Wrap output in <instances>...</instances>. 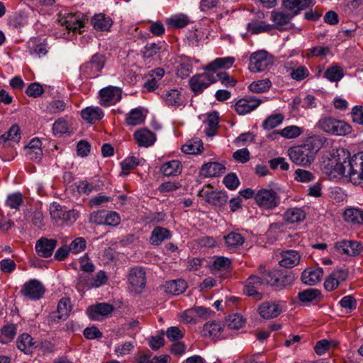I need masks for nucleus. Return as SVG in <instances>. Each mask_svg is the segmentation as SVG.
<instances>
[{"instance_id": "4d7b16f0", "label": "nucleus", "mask_w": 363, "mask_h": 363, "mask_svg": "<svg viewBox=\"0 0 363 363\" xmlns=\"http://www.w3.org/2000/svg\"><path fill=\"white\" fill-rule=\"evenodd\" d=\"M72 306L70 299L62 298L60 300L57 305V318L59 319H65L71 311Z\"/></svg>"}, {"instance_id": "13d9d810", "label": "nucleus", "mask_w": 363, "mask_h": 363, "mask_svg": "<svg viewBox=\"0 0 363 363\" xmlns=\"http://www.w3.org/2000/svg\"><path fill=\"white\" fill-rule=\"evenodd\" d=\"M225 242L228 247H235L242 245L245 238L240 233L231 232L225 236Z\"/></svg>"}, {"instance_id": "37998d69", "label": "nucleus", "mask_w": 363, "mask_h": 363, "mask_svg": "<svg viewBox=\"0 0 363 363\" xmlns=\"http://www.w3.org/2000/svg\"><path fill=\"white\" fill-rule=\"evenodd\" d=\"M112 20L104 14H96L91 18V24L96 30H108L112 25Z\"/></svg>"}, {"instance_id": "58836bf2", "label": "nucleus", "mask_w": 363, "mask_h": 363, "mask_svg": "<svg viewBox=\"0 0 363 363\" xmlns=\"http://www.w3.org/2000/svg\"><path fill=\"white\" fill-rule=\"evenodd\" d=\"M190 23L189 17L184 13H177L167 19V24L172 28H183Z\"/></svg>"}, {"instance_id": "ea45409f", "label": "nucleus", "mask_w": 363, "mask_h": 363, "mask_svg": "<svg viewBox=\"0 0 363 363\" xmlns=\"http://www.w3.org/2000/svg\"><path fill=\"white\" fill-rule=\"evenodd\" d=\"M17 347L20 350L29 354L33 348L37 347V342H34L30 335L24 333L18 338Z\"/></svg>"}, {"instance_id": "2eb2a0df", "label": "nucleus", "mask_w": 363, "mask_h": 363, "mask_svg": "<svg viewBox=\"0 0 363 363\" xmlns=\"http://www.w3.org/2000/svg\"><path fill=\"white\" fill-rule=\"evenodd\" d=\"M108 277L104 271L98 272L92 278L80 276L77 281V288L80 289H89L91 288H98L106 283Z\"/></svg>"}, {"instance_id": "864d4df0", "label": "nucleus", "mask_w": 363, "mask_h": 363, "mask_svg": "<svg viewBox=\"0 0 363 363\" xmlns=\"http://www.w3.org/2000/svg\"><path fill=\"white\" fill-rule=\"evenodd\" d=\"M23 202V195L20 192H16L7 196L5 206L11 209L18 210Z\"/></svg>"}, {"instance_id": "4468645a", "label": "nucleus", "mask_w": 363, "mask_h": 363, "mask_svg": "<svg viewBox=\"0 0 363 363\" xmlns=\"http://www.w3.org/2000/svg\"><path fill=\"white\" fill-rule=\"evenodd\" d=\"M198 196L202 197L205 201L213 206H223L228 200V196L225 192L214 191L211 185L199 191Z\"/></svg>"}, {"instance_id": "cd10ccee", "label": "nucleus", "mask_w": 363, "mask_h": 363, "mask_svg": "<svg viewBox=\"0 0 363 363\" xmlns=\"http://www.w3.org/2000/svg\"><path fill=\"white\" fill-rule=\"evenodd\" d=\"M343 219L352 225L363 224V209L358 207H347L343 212Z\"/></svg>"}, {"instance_id": "72a5a7b5", "label": "nucleus", "mask_w": 363, "mask_h": 363, "mask_svg": "<svg viewBox=\"0 0 363 363\" xmlns=\"http://www.w3.org/2000/svg\"><path fill=\"white\" fill-rule=\"evenodd\" d=\"M306 213L302 208L291 207L284 213V218L289 223H296L303 221L306 218Z\"/></svg>"}, {"instance_id": "b1692460", "label": "nucleus", "mask_w": 363, "mask_h": 363, "mask_svg": "<svg viewBox=\"0 0 363 363\" xmlns=\"http://www.w3.org/2000/svg\"><path fill=\"white\" fill-rule=\"evenodd\" d=\"M261 101L255 97L239 99L235 104V110L239 115H245L257 108Z\"/></svg>"}, {"instance_id": "8fccbe9b", "label": "nucleus", "mask_w": 363, "mask_h": 363, "mask_svg": "<svg viewBox=\"0 0 363 363\" xmlns=\"http://www.w3.org/2000/svg\"><path fill=\"white\" fill-rule=\"evenodd\" d=\"M273 28V26L264 21H252L247 26V30L252 34H257L263 32H269Z\"/></svg>"}, {"instance_id": "f3484780", "label": "nucleus", "mask_w": 363, "mask_h": 363, "mask_svg": "<svg viewBox=\"0 0 363 363\" xmlns=\"http://www.w3.org/2000/svg\"><path fill=\"white\" fill-rule=\"evenodd\" d=\"M161 98L165 106L177 108L184 106V99L182 92L175 88L165 89L161 94Z\"/></svg>"}, {"instance_id": "6e6552de", "label": "nucleus", "mask_w": 363, "mask_h": 363, "mask_svg": "<svg viewBox=\"0 0 363 363\" xmlns=\"http://www.w3.org/2000/svg\"><path fill=\"white\" fill-rule=\"evenodd\" d=\"M216 82L214 73L205 72L194 75L189 80V86L191 91L197 95Z\"/></svg>"}, {"instance_id": "774afa93", "label": "nucleus", "mask_w": 363, "mask_h": 363, "mask_svg": "<svg viewBox=\"0 0 363 363\" xmlns=\"http://www.w3.org/2000/svg\"><path fill=\"white\" fill-rule=\"evenodd\" d=\"M340 306L345 308L347 313H351L357 308V301L351 295L345 296L340 301Z\"/></svg>"}, {"instance_id": "0eeeda50", "label": "nucleus", "mask_w": 363, "mask_h": 363, "mask_svg": "<svg viewBox=\"0 0 363 363\" xmlns=\"http://www.w3.org/2000/svg\"><path fill=\"white\" fill-rule=\"evenodd\" d=\"M50 215L52 218L62 220V223L70 225L79 218V213L75 209L69 211L63 210L57 203H53L50 207Z\"/></svg>"}, {"instance_id": "6e6d98bb", "label": "nucleus", "mask_w": 363, "mask_h": 363, "mask_svg": "<svg viewBox=\"0 0 363 363\" xmlns=\"http://www.w3.org/2000/svg\"><path fill=\"white\" fill-rule=\"evenodd\" d=\"M272 83L269 79H264L252 82L248 88L254 93H262L269 89Z\"/></svg>"}, {"instance_id": "4c0bfd02", "label": "nucleus", "mask_w": 363, "mask_h": 363, "mask_svg": "<svg viewBox=\"0 0 363 363\" xmlns=\"http://www.w3.org/2000/svg\"><path fill=\"white\" fill-rule=\"evenodd\" d=\"M299 301L303 303L318 302L321 300V293L316 289H307L298 294Z\"/></svg>"}, {"instance_id": "c03bdc74", "label": "nucleus", "mask_w": 363, "mask_h": 363, "mask_svg": "<svg viewBox=\"0 0 363 363\" xmlns=\"http://www.w3.org/2000/svg\"><path fill=\"white\" fill-rule=\"evenodd\" d=\"M178 66L177 67V74L179 77L184 79L189 76L192 72V64L191 60L185 57L181 56L178 60Z\"/></svg>"}, {"instance_id": "1a4fd4ad", "label": "nucleus", "mask_w": 363, "mask_h": 363, "mask_svg": "<svg viewBox=\"0 0 363 363\" xmlns=\"http://www.w3.org/2000/svg\"><path fill=\"white\" fill-rule=\"evenodd\" d=\"M62 26L74 33H82L84 26V15L80 12L65 14L59 19Z\"/></svg>"}, {"instance_id": "412c9836", "label": "nucleus", "mask_w": 363, "mask_h": 363, "mask_svg": "<svg viewBox=\"0 0 363 363\" xmlns=\"http://www.w3.org/2000/svg\"><path fill=\"white\" fill-rule=\"evenodd\" d=\"M26 157L28 160L38 162L43 157L42 142L35 138L30 140L24 149Z\"/></svg>"}, {"instance_id": "bb28decb", "label": "nucleus", "mask_w": 363, "mask_h": 363, "mask_svg": "<svg viewBox=\"0 0 363 363\" xmlns=\"http://www.w3.org/2000/svg\"><path fill=\"white\" fill-rule=\"evenodd\" d=\"M134 138L139 146L145 147L152 145L156 140L155 134L147 128L135 131Z\"/></svg>"}, {"instance_id": "a18cd8bd", "label": "nucleus", "mask_w": 363, "mask_h": 363, "mask_svg": "<svg viewBox=\"0 0 363 363\" xmlns=\"http://www.w3.org/2000/svg\"><path fill=\"white\" fill-rule=\"evenodd\" d=\"M203 143L199 138L187 141L182 147V150L186 154L196 155L203 151Z\"/></svg>"}, {"instance_id": "f704fd0d", "label": "nucleus", "mask_w": 363, "mask_h": 363, "mask_svg": "<svg viewBox=\"0 0 363 363\" xmlns=\"http://www.w3.org/2000/svg\"><path fill=\"white\" fill-rule=\"evenodd\" d=\"M182 170V165L178 160L168 161L162 164L161 172L167 177L179 175Z\"/></svg>"}, {"instance_id": "5701e85b", "label": "nucleus", "mask_w": 363, "mask_h": 363, "mask_svg": "<svg viewBox=\"0 0 363 363\" xmlns=\"http://www.w3.org/2000/svg\"><path fill=\"white\" fill-rule=\"evenodd\" d=\"M113 311L112 305L106 303H100L87 308L86 313L89 317L94 320H99L101 317L109 315Z\"/></svg>"}, {"instance_id": "ddd939ff", "label": "nucleus", "mask_w": 363, "mask_h": 363, "mask_svg": "<svg viewBox=\"0 0 363 363\" xmlns=\"http://www.w3.org/2000/svg\"><path fill=\"white\" fill-rule=\"evenodd\" d=\"M106 63V57L104 55L96 53L94 54L90 61L84 64L82 67L83 72L90 78L97 77Z\"/></svg>"}, {"instance_id": "473e14b6", "label": "nucleus", "mask_w": 363, "mask_h": 363, "mask_svg": "<svg viewBox=\"0 0 363 363\" xmlns=\"http://www.w3.org/2000/svg\"><path fill=\"white\" fill-rule=\"evenodd\" d=\"M222 330L223 328L219 322H208L203 325L201 334L204 337L218 339L221 337Z\"/></svg>"}, {"instance_id": "7c9ffc66", "label": "nucleus", "mask_w": 363, "mask_h": 363, "mask_svg": "<svg viewBox=\"0 0 363 363\" xmlns=\"http://www.w3.org/2000/svg\"><path fill=\"white\" fill-rule=\"evenodd\" d=\"M104 116V111L99 106H88L81 111V117L89 123H95Z\"/></svg>"}, {"instance_id": "423d86ee", "label": "nucleus", "mask_w": 363, "mask_h": 363, "mask_svg": "<svg viewBox=\"0 0 363 363\" xmlns=\"http://www.w3.org/2000/svg\"><path fill=\"white\" fill-rule=\"evenodd\" d=\"M272 64L273 57L265 50H259L250 55L248 68L251 72H260Z\"/></svg>"}, {"instance_id": "20e7f679", "label": "nucleus", "mask_w": 363, "mask_h": 363, "mask_svg": "<svg viewBox=\"0 0 363 363\" xmlns=\"http://www.w3.org/2000/svg\"><path fill=\"white\" fill-rule=\"evenodd\" d=\"M279 278L269 280L267 278H261L255 275H252L246 281L243 289L245 295L252 297L255 300L259 301L262 298V295L258 291L260 290L264 284L278 285Z\"/></svg>"}, {"instance_id": "39448f33", "label": "nucleus", "mask_w": 363, "mask_h": 363, "mask_svg": "<svg viewBox=\"0 0 363 363\" xmlns=\"http://www.w3.org/2000/svg\"><path fill=\"white\" fill-rule=\"evenodd\" d=\"M255 203L262 209L272 210L280 203V197L272 189H260L256 191Z\"/></svg>"}, {"instance_id": "e2e57ef3", "label": "nucleus", "mask_w": 363, "mask_h": 363, "mask_svg": "<svg viewBox=\"0 0 363 363\" xmlns=\"http://www.w3.org/2000/svg\"><path fill=\"white\" fill-rule=\"evenodd\" d=\"M226 322L228 328L232 330H238L241 328L245 323L242 316L237 313L230 315Z\"/></svg>"}, {"instance_id": "a211bd4d", "label": "nucleus", "mask_w": 363, "mask_h": 363, "mask_svg": "<svg viewBox=\"0 0 363 363\" xmlns=\"http://www.w3.org/2000/svg\"><path fill=\"white\" fill-rule=\"evenodd\" d=\"M335 248L340 254L357 256L362 252L363 246L360 242L354 240H343L337 242L335 244Z\"/></svg>"}, {"instance_id": "c9c22d12", "label": "nucleus", "mask_w": 363, "mask_h": 363, "mask_svg": "<svg viewBox=\"0 0 363 363\" xmlns=\"http://www.w3.org/2000/svg\"><path fill=\"white\" fill-rule=\"evenodd\" d=\"M171 238V233L167 228L157 226L152 231L150 242L153 245H160L164 240Z\"/></svg>"}, {"instance_id": "2f4dec72", "label": "nucleus", "mask_w": 363, "mask_h": 363, "mask_svg": "<svg viewBox=\"0 0 363 363\" xmlns=\"http://www.w3.org/2000/svg\"><path fill=\"white\" fill-rule=\"evenodd\" d=\"M225 167L218 162H208L203 164L201 169V174L206 177H216L224 174Z\"/></svg>"}, {"instance_id": "de8ad7c7", "label": "nucleus", "mask_w": 363, "mask_h": 363, "mask_svg": "<svg viewBox=\"0 0 363 363\" xmlns=\"http://www.w3.org/2000/svg\"><path fill=\"white\" fill-rule=\"evenodd\" d=\"M284 119L281 113L271 114L262 122V127L264 130H272L281 125Z\"/></svg>"}, {"instance_id": "052dcab7", "label": "nucleus", "mask_w": 363, "mask_h": 363, "mask_svg": "<svg viewBox=\"0 0 363 363\" xmlns=\"http://www.w3.org/2000/svg\"><path fill=\"white\" fill-rule=\"evenodd\" d=\"M140 164L139 158L131 156L125 158L121 163V169H122V174L128 175L130 170L133 169Z\"/></svg>"}, {"instance_id": "f03ea898", "label": "nucleus", "mask_w": 363, "mask_h": 363, "mask_svg": "<svg viewBox=\"0 0 363 363\" xmlns=\"http://www.w3.org/2000/svg\"><path fill=\"white\" fill-rule=\"evenodd\" d=\"M321 147V141L317 138H311L301 145L290 147L288 155L297 165L309 166L313 162L317 152Z\"/></svg>"}, {"instance_id": "5fc2aeb1", "label": "nucleus", "mask_w": 363, "mask_h": 363, "mask_svg": "<svg viewBox=\"0 0 363 363\" xmlns=\"http://www.w3.org/2000/svg\"><path fill=\"white\" fill-rule=\"evenodd\" d=\"M303 131L302 128L291 125L279 130V135L286 139H294L301 135Z\"/></svg>"}, {"instance_id": "dca6fc26", "label": "nucleus", "mask_w": 363, "mask_h": 363, "mask_svg": "<svg viewBox=\"0 0 363 363\" xmlns=\"http://www.w3.org/2000/svg\"><path fill=\"white\" fill-rule=\"evenodd\" d=\"M128 280L131 290L140 293L146 284L145 272L141 267H133L129 272Z\"/></svg>"}, {"instance_id": "393cba45", "label": "nucleus", "mask_w": 363, "mask_h": 363, "mask_svg": "<svg viewBox=\"0 0 363 363\" xmlns=\"http://www.w3.org/2000/svg\"><path fill=\"white\" fill-rule=\"evenodd\" d=\"M22 291L31 299H39L44 294L45 289L39 281L33 279L24 284Z\"/></svg>"}, {"instance_id": "9b49d317", "label": "nucleus", "mask_w": 363, "mask_h": 363, "mask_svg": "<svg viewBox=\"0 0 363 363\" xmlns=\"http://www.w3.org/2000/svg\"><path fill=\"white\" fill-rule=\"evenodd\" d=\"M348 166L350 182L354 184H359L363 181V152L350 157Z\"/></svg>"}, {"instance_id": "4be33fe9", "label": "nucleus", "mask_w": 363, "mask_h": 363, "mask_svg": "<svg viewBox=\"0 0 363 363\" xmlns=\"http://www.w3.org/2000/svg\"><path fill=\"white\" fill-rule=\"evenodd\" d=\"M315 0H283L282 6L294 15H298L301 11L312 7Z\"/></svg>"}, {"instance_id": "9d476101", "label": "nucleus", "mask_w": 363, "mask_h": 363, "mask_svg": "<svg viewBox=\"0 0 363 363\" xmlns=\"http://www.w3.org/2000/svg\"><path fill=\"white\" fill-rule=\"evenodd\" d=\"M99 104L103 106H111L119 102L122 98V89L117 86H108L99 92Z\"/></svg>"}, {"instance_id": "a19ab883", "label": "nucleus", "mask_w": 363, "mask_h": 363, "mask_svg": "<svg viewBox=\"0 0 363 363\" xmlns=\"http://www.w3.org/2000/svg\"><path fill=\"white\" fill-rule=\"evenodd\" d=\"M325 77L330 82H338L344 76L342 67L336 63H333L324 72Z\"/></svg>"}, {"instance_id": "aec40b11", "label": "nucleus", "mask_w": 363, "mask_h": 363, "mask_svg": "<svg viewBox=\"0 0 363 363\" xmlns=\"http://www.w3.org/2000/svg\"><path fill=\"white\" fill-rule=\"evenodd\" d=\"M57 244V241L55 239L42 237L36 241L35 250L39 257L48 258L52 256Z\"/></svg>"}, {"instance_id": "7ed1b4c3", "label": "nucleus", "mask_w": 363, "mask_h": 363, "mask_svg": "<svg viewBox=\"0 0 363 363\" xmlns=\"http://www.w3.org/2000/svg\"><path fill=\"white\" fill-rule=\"evenodd\" d=\"M316 127L326 133L337 136L345 135L352 131V127L345 121L327 116L319 119Z\"/></svg>"}, {"instance_id": "f257e3e1", "label": "nucleus", "mask_w": 363, "mask_h": 363, "mask_svg": "<svg viewBox=\"0 0 363 363\" xmlns=\"http://www.w3.org/2000/svg\"><path fill=\"white\" fill-rule=\"evenodd\" d=\"M349 152L343 148L333 150L330 157L323 161V171L332 179H338L343 177L349 178L350 162Z\"/></svg>"}, {"instance_id": "0e129e2a", "label": "nucleus", "mask_w": 363, "mask_h": 363, "mask_svg": "<svg viewBox=\"0 0 363 363\" xmlns=\"http://www.w3.org/2000/svg\"><path fill=\"white\" fill-rule=\"evenodd\" d=\"M70 252L73 254H78L84 251L86 247V241L82 237L75 238L68 245Z\"/></svg>"}, {"instance_id": "603ef678", "label": "nucleus", "mask_w": 363, "mask_h": 363, "mask_svg": "<svg viewBox=\"0 0 363 363\" xmlns=\"http://www.w3.org/2000/svg\"><path fill=\"white\" fill-rule=\"evenodd\" d=\"M52 131L55 135L69 134L70 125L64 118H60L53 123Z\"/></svg>"}, {"instance_id": "e433bc0d", "label": "nucleus", "mask_w": 363, "mask_h": 363, "mask_svg": "<svg viewBox=\"0 0 363 363\" xmlns=\"http://www.w3.org/2000/svg\"><path fill=\"white\" fill-rule=\"evenodd\" d=\"M186 287V281L182 279L172 280L166 282L164 285V291L174 296L182 294Z\"/></svg>"}, {"instance_id": "c756f323", "label": "nucleus", "mask_w": 363, "mask_h": 363, "mask_svg": "<svg viewBox=\"0 0 363 363\" xmlns=\"http://www.w3.org/2000/svg\"><path fill=\"white\" fill-rule=\"evenodd\" d=\"M301 259L298 252L293 250L284 251L281 253L280 266L286 268H292L296 266Z\"/></svg>"}, {"instance_id": "bf43d9fd", "label": "nucleus", "mask_w": 363, "mask_h": 363, "mask_svg": "<svg viewBox=\"0 0 363 363\" xmlns=\"http://www.w3.org/2000/svg\"><path fill=\"white\" fill-rule=\"evenodd\" d=\"M219 122V116L216 112L211 113L208 115L206 123L208 128L206 133L208 135L211 136L215 134L216 129Z\"/></svg>"}, {"instance_id": "69168bd1", "label": "nucleus", "mask_w": 363, "mask_h": 363, "mask_svg": "<svg viewBox=\"0 0 363 363\" xmlns=\"http://www.w3.org/2000/svg\"><path fill=\"white\" fill-rule=\"evenodd\" d=\"M135 345L132 342H125L117 345L115 347L114 352L118 357L124 356L130 354L134 349Z\"/></svg>"}, {"instance_id": "3c124183", "label": "nucleus", "mask_w": 363, "mask_h": 363, "mask_svg": "<svg viewBox=\"0 0 363 363\" xmlns=\"http://www.w3.org/2000/svg\"><path fill=\"white\" fill-rule=\"evenodd\" d=\"M145 116L140 108L132 109L126 116L125 121L129 125L135 126L145 121Z\"/></svg>"}, {"instance_id": "79ce46f5", "label": "nucleus", "mask_w": 363, "mask_h": 363, "mask_svg": "<svg viewBox=\"0 0 363 363\" xmlns=\"http://www.w3.org/2000/svg\"><path fill=\"white\" fill-rule=\"evenodd\" d=\"M235 62L233 57H219L209 63L206 67V70L211 71V73L220 68L228 69L231 67Z\"/></svg>"}, {"instance_id": "f8f14e48", "label": "nucleus", "mask_w": 363, "mask_h": 363, "mask_svg": "<svg viewBox=\"0 0 363 363\" xmlns=\"http://www.w3.org/2000/svg\"><path fill=\"white\" fill-rule=\"evenodd\" d=\"M284 303L281 301H264L257 309L260 316L264 319L277 318L284 311Z\"/></svg>"}, {"instance_id": "6ab92c4d", "label": "nucleus", "mask_w": 363, "mask_h": 363, "mask_svg": "<svg viewBox=\"0 0 363 363\" xmlns=\"http://www.w3.org/2000/svg\"><path fill=\"white\" fill-rule=\"evenodd\" d=\"M294 16L289 11L274 10L271 12L270 20L274 23L273 28L282 31L289 28L291 21Z\"/></svg>"}, {"instance_id": "c85d7f7f", "label": "nucleus", "mask_w": 363, "mask_h": 363, "mask_svg": "<svg viewBox=\"0 0 363 363\" xmlns=\"http://www.w3.org/2000/svg\"><path fill=\"white\" fill-rule=\"evenodd\" d=\"M323 276V271L321 268L306 269L301 274L302 281L309 286H313L319 282Z\"/></svg>"}, {"instance_id": "680f3d73", "label": "nucleus", "mask_w": 363, "mask_h": 363, "mask_svg": "<svg viewBox=\"0 0 363 363\" xmlns=\"http://www.w3.org/2000/svg\"><path fill=\"white\" fill-rule=\"evenodd\" d=\"M330 48L328 46H315L308 50L306 55L308 58L325 57L330 55Z\"/></svg>"}, {"instance_id": "338daca9", "label": "nucleus", "mask_w": 363, "mask_h": 363, "mask_svg": "<svg viewBox=\"0 0 363 363\" xmlns=\"http://www.w3.org/2000/svg\"><path fill=\"white\" fill-rule=\"evenodd\" d=\"M289 75L294 80L301 81L308 77L309 71L304 66H298L294 69H291Z\"/></svg>"}, {"instance_id": "09e8293b", "label": "nucleus", "mask_w": 363, "mask_h": 363, "mask_svg": "<svg viewBox=\"0 0 363 363\" xmlns=\"http://www.w3.org/2000/svg\"><path fill=\"white\" fill-rule=\"evenodd\" d=\"M20 140L21 132L18 125H13L7 132L0 137V143L13 142L17 143Z\"/></svg>"}, {"instance_id": "49530a36", "label": "nucleus", "mask_w": 363, "mask_h": 363, "mask_svg": "<svg viewBox=\"0 0 363 363\" xmlns=\"http://www.w3.org/2000/svg\"><path fill=\"white\" fill-rule=\"evenodd\" d=\"M69 108H71V106L63 100L55 99L48 103L46 106V111L50 114H59Z\"/></svg>"}, {"instance_id": "a878e982", "label": "nucleus", "mask_w": 363, "mask_h": 363, "mask_svg": "<svg viewBox=\"0 0 363 363\" xmlns=\"http://www.w3.org/2000/svg\"><path fill=\"white\" fill-rule=\"evenodd\" d=\"M347 275L346 271L342 269L333 271L325 281V289L328 291L335 289L341 281L346 279Z\"/></svg>"}]
</instances>
